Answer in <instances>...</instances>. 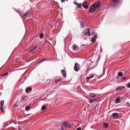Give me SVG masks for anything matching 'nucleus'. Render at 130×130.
Masks as SVG:
<instances>
[{"label": "nucleus", "mask_w": 130, "mask_h": 130, "mask_svg": "<svg viewBox=\"0 0 130 130\" xmlns=\"http://www.w3.org/2000/svg\"><path fill=\"white\" fill-rule=\"evenodd\" d=\"M96 9L95 7L93 5H91L89 9V11L90 12H95Z\"/></svg>", "instance_id": "3"}, {"label": "nucleus", "mask_w": 130, "mask_h": 130, "mask_svg": "<svg viewBox=\"0 0 130 130\" xmlns=\"http://www.w3.org/2000/svg\"><path fill=\"white\" fill-rule=\"evenodd\" d=\"M25 98H22V99H21V100H22V101L21 102L22 103H23V102H24V101H25V100H24L25 99Z\"/></svg>", "instance_id": "36"}, {"label": "nucleus", "mask_w": 130, "mask_h": 130, "mask_svg": "<svg viewBox=\"0 0 130 130\" xmlns=\"http://www.w3.org/2000/svg\"><path fill=\"white\" fill-rule=\"evenodd\" d=\"M87 35L89 36L91 35L90 29L88 28H87L84 31V36H86Z\"/></svg>", "instance_id": "6"}, {"label": "nucleus", "mask_w": 130, "mask_h": 130, "mask_svg": "<svg viewBox=\"0 0 130 130\" xmlns=\"http://www.w3.org/2000/svg\"><path fill=\"white\" fill-rule=\"evenodd\" d=\"M76 5L77 6V7L79 8H80L82 6L81 3L79 4L78 3Z\"/></svg>", "instance_id": "25"}, {"label": "nucleus", "mask_w": 130, "mask_h": 130, "mask_svg": "<svg viewBox=\"0 0 130 130\" xmlns=\"http://www.w3.org/2000/svg\"><path fill=\"white\" fill-rule=\"evenodd\" d=\"M42 96H41V97H40V98H41V97H42Z\"/></svg>", "instance_id": "63"}, {"label": "nucleus", "mask_w": 130, "mask_h": 130, "mask_svg": "<svg viewBox=\"0 0 130 130\" xmlns=\"http://www.w3.org/2000/svg\"><path fill=\"white\" fill-rule=\"evenodd\" d=\"M119 95H118L116 97V98H123L122 97V96H121V97L120 96V95L119 96Z\"/></svg>", "instance_id": "43"}, {"label": "nucleus", "mask_w": 130, "mask_h": 130, "mask_svg": "<svg viewBox=\"0 0 130 130\" xmlns=\"http://www.w3.org/2000/svg\"><path fill=\"white\" fill-rule=\"evenodd\" d=\"M104 126H105V128H106L108 126V125L107 123H104Z\"/></svg>", "instance_id": "33"}, {"label": "nucleus", "mask_w": 130, "mask_h": 130, "mask_svg": "<svg viewBox=\"0 0 130 130\" xmlns=\"http://www.w3.org/2000/svg\"><path fill=\"white\" fill-rule=\"evenodd\" d=\"M82 6L84 9H86V10L87 9V8L89 7V5L88 4L85 5L84 4H82Z\"/></svg>", "instance_id": "14"}, {"label": "nucleus", "mask_w": 130, "mask_h": 130, "mask_svg": "<svg viewBox=\"0 0 130 130\" xmlns=\"http://www.w3.org/2000/svg\"><path fill=\"white\" fill-rule=\"evenodd\" d=\"M89 95L90 96L92 97V98H94L95 97H97L96 95L93 93H91L89 94Z\"/></svg>", "instance_id": "16"}, {"label": "nucleus", "mask_w": 130, "mask_h": 130, "mask_svg": "<svg viewBox=\"0 0 130 130\" xmlns=\"http://www.w3.org/2000/svg\"><path fill=\"white\" fill-rule=\"evenodd\" d=\"M44 60V58H42L41 60H40L38 62V63H41L42 62L45 60Z\"/></svg>", "instance_id": "29"}, {"label": "nucleus", "mask_w": 130, "mask_h": 130, "mask_svg": "<svg viewBox=\"0 0 130 130\" xmlns=\"http://www.w3.org/2000/svg\"><path fill=\"white\" fill-rule=\"evenodd\" d=\"M32 89V88L30 87L27 88L25 89V92L26 93L28 94V93L29 92L31 91Z\"/></svg>", "instance_id": "11"}, {"label": "nucleus", "mask_w": 130, "mask_h": 130, "mask_svg": "<svg viewBox=\"0 0 130 130\" xmlns=\"http://www.w3.org/2000/svg\"><path fill=\"white\" fill-rule=\"evenodd\" d=\"M61 2L62 3L65 2V0H61Z\"/></svg>", "instance_id": "45"}, {"label": "nucleus", "mask_w": 130, "mask_h": 130, "mask_svg": "<svg viewBox=\"0 0 130 130\" xmlns=\"http://www.w3.org/2000/svg\"><path fill=\"white\" fill-rule=\"evenodd\" d=\"M29 13V11H27L25 13H23L22 14L23 17H27V15Z\"/></svg>", "instance_id": "15"}, {"label": "nucleus", "mask_w": 130, "mask_h": 130, "mask_svg": "<svg viewBox=\"0 0 130 130\" xmlns=\"http://www.w3.org/2000/svg\"><path fill=\"white\" fill-rule=\"evenodd\" d=\"M96 66V65H95V66H93V67H91V68H90L89 69V70H89H91V69L94 68H95Z\"/></svg>", "instance_id": "35"}, {"label": "nucleus", "mask_w": 130, "mask_h": 130, "mask_svg": "<svg viewBox=\"0 0 130 130\" xmlns=\"http://www.w3.org/2000/svg\"><path fill=\"white\" fill-rule=\"evenodd\" d=\"M73 3H74V4L76 5H77V4H78V3H77L76 1H74L73 2Z\"/></svg>", "instance_id": "40"}, {"label": "nucleus", "mask_w": 130, "mask_h": 130, "mask_svg": "<svg viewBox=\"0 0 130 130\" xmlns=\"http://www.w3.org/2000/svg\"><path fill=\"white\" fill-rule=\"evenodd\" d=\"M91 98H90L91 99ZM89 102L90 103H92L94 102H99L102 100L101 98H95V99H89Z\"/></svg>", "instance_id": "2"}, {"label": "nucleus", "mask_w": 130, "mask_h": 130, "mask_svg": "<svg viewBox=\"0 0 130 130\" xmlns=\"http://www.w3.org/2000/svg\"><path fill=\"white\" fill-rule=\"evenodd\" d=\"M45 99H41L40 100H45Z\"/></svg>", "instance_id": "55"}, {"label": "nucleus", "mask_w": 130, "mask_h": 130, "mask_svg": "<svg viewBox=\"0 0 130 130\" xmlns=\"http://www.w3.org/2000/svg\"><path fill=\"white\" fill-rule=\"evenodd\" d=\"M76 48V45L75 44H74L73 45V47H72V50L74 51H76V50L75 49Z\"/></svg>", "instance_id": "24"}, {"label": "nucleus", "mask_w": 130, "mask_h": 130, "mask_svg": "<svg viewBox=\"0 0 130 130\" xmlns=\"http://www.w3.org/2000/svg\"><path fill=\"white\" fill-rule=\"evenodd\" d=\"M62 8H61L60 9V10H62Z\"/></svg>", "instance_id": "54"}, {"label": "nucleus", "mask_w": 130, "mask_h": 130, "mask_svg": "<svg viewBox=\"0 0 130 130\" xmlns=\"http://www.w3.org/2000/svg\"><path fill=\"white\" fill-rule=\"evenodd\" d=\"M87 37H85L84 38V39L85 40H86L87 39Z\"/></svg>", "instance_id": "52"}, {"label": "nucleus", "mask_w": 130, "mask_h": 130, "mask_svg": "<svg viewBox=\"0 0 130 130\" xmlns=\"http://www.w3.org/2000/svg\"><path fill=\"white\" fill-rule=\"evenodd\" d=\"M100 50H101V51H100V53H101L102 52V48H101V49Z\"/></svg>", "instance_id": "50"}, {"label": "nucleus", "mask_w": 130, "mask_h": 130, "mask_svg": "<svg viewBox=\"0 0 130 130\" xmlns=\"http://www.w3.org/2000/svg\"><path fill=\"white\" fill-rule=\"evenodd\" d=\"M46 109V106L45 105L42 106L41 108V109L43 110H45Z\"/></svg>", "instance_id": "28"}, {"label": "nucleus", "mask_w": 130, "mask_h": 130, "mask_svg": "<svg viewBox=\"0 0 130 130\" xmlns=\"http://www.w3.org/2000/svg\"><path fill=\"white\" fill-rule=\"evenodd\" d=\"M20 98H23V96H22V97H21Z\"/></svg>", "instance_id": "57"}, {"label": "nucleus", "mask_w": 130, "mask_h": 130, "mask_svg": "<svg viewBox=\"0 0 130 130\" xmlns=\"http://www.w3.org/2000/svg\"><path fill=\"white\" fill-rule=\"evenodd\" d=\"M61 72L63 76L66 77V72L64 70H61Z\"/></svg>", "instance_id": "12"}, {"label": "nucleus", "mask_w": 130, "mask_h": 130, "mask_svg": "<svg viewBox=\"0 0 130 130\" xmlns=\"http://www.w3.org/2000/svg\"><path fill=\"white\" fill-rule=\"evenodd\" d=\"M26 79L25 78L22 77L19 80V82L21 84H22L24 82Z\"/></svg>", "instance_id": "13"}, {"label": "nucleus", "mask_w": 130, "mask_h": 130, "mask_svg": "<svg viewBox=\"0 0 130 130\" xmlns=\"http://www.w3.org/2000/svg\"><path fill=\"white\" fill-rule=\"evenodd\" d=\"M66 127L68 128H70L72 127V126L70 125L69 124V123H68Z\"/></svg>", "instance_id": "30"}, {"label": "nucleus", "mask_w": 130, "mask_h": 130, "mask_svg": "<svg viewBox=\"0 0 130 130\" xmlns=\"http://www.w3.org/2000/svg\"><path fill=\"white\" fill-rule=\"evenodd\" d=\"M120 0H112L111 3L109 4V6L111 7H115L118 5L119 2Z\"/></svg>", "instance_id": "1"}, {"label": "nucleus", "mask_w": 130, "mask_h": 130, "mask_svg": "<svg viewBox=\"0 0 130 130\" xmlns=\"http://www.w3.org/2000/svg\"><path fill=\"white\" fill-rule=\"evenodd\" d=\"M30 109V107L26 106H25V110L27 111H28Z\"/></svg>", "instance_id": "20"}, {"label": "nucleus", "mask_w": 130, "mask_h": 130, "mask_svg": "<svg viewBox=\"0 0 130 130\" xmlns=\"http://www.w3.org/2000/svg\"><path fill=\"white\" fill-rule=\"evenodd\" d=\"M60 130H63L64 128L63 126H60L59 128Z\"/></svg>", "instance_id": "34"}, {"label": "nucleus", "mask_w": 130, "mask_h": 130, "mask_svg": "<svg viewBox=\"0 0 130 130\" xmlns=\"http://www.w3.org/2000/svg\"><path fill=\"white\" fill-rule=\"evenodd\" d=\"M68 0H66V1H68Z\"/></svg>", "instance_id": "61"}, {"label": "nucleus", "mask_w": 130, "mask_h": 130, "mask_svg": "<svg viewBox=\"0 0 130 130\" xmlns=\"http://www.w3.org/2000/svg\"><path fill=\"white\" fill-rule=\"evenodd\" d=\"M90 79V78L89 76V77H86V80H89Z\"/></svg>", "instance_id": "41"}, {"label": "nucleus", "mask_w": 130, "mask_h": 130, "mask_svg": "<svg viewBox=\"0 0 130 130\" xmlns=\"http://www.w3.org/2000/svg\"><path fill=\"white\" fill-rule=\"evenodd\" d=\"M79 65L78 64V63L77 62L75 63L74 67V69L75 71L78 72L79 71L80 69L79 68Z\"/></svg>", "instance_id": "4"}, {"label": "nucleus", "mask_w": 130, "mask_h": 130, "mask_svg": "<svg viewBox=\"0 0 130 130\" xmlns=\"http://www.w3.org/2000/svg\"><path fill=\"white\" fill-rule=\"evenodd\" d=\"M12 8V9L14 10V11H15L16 10H17L15 8L14 9V8Z\"/></svg>", "instance_id": "51"}, {"label": "nucleus", "mask_w": 130, "mask_h": 130, "mask_svg": "<svg viewBox=\"0 0 130 130\" xmlns=\"http://www.w3.org/2000/svg\"><path fill=\"white\" fill-rule=\"evenodd\" d=\"M123 75V73L122 72H119L118 74V75L120 77H121Z\"/></svg>", "instance_id": "22"}, {"label": "nucleus", "mask_w": 130, "mask_h": 130, "mask_svg": "<svg viewBox=\"0 0 130 130\" xmlns=\"http://www.w3.org/2000/svg\"><path fill=\"white\" fill-rule=\"evenodd\" d=\"M68 123L67 122H63L62 123V125L65 127H66Z\"/></svg>", "instance_id": "21"}, {"label": "nucleus", "mask_w": 130, "mask_h": 130, "mask_svg": "<svg viewBox=\"0 0 130 130\" xmlns=\"http://www.w3.org/2000/svg\"><path fill=\"white\" fill-rule=\"evenodd\" d=\"M19 103V101L17 100V101H16V102H15V104H17V103Z\"/></svg>", "instance_id": "48"}, {"label": "nucleus", "mask_w": 130, "mask_h": 130, "mask_svg": "<svg viewBox=\"0 0 130 130\" xmlns=\"http://www.w3.org/2000/svg\"><path fill=\"white\" fill-rule=\"evenodd\" d=\"M119 76L118 75L116 77V78L117 79H118L119 78Z\"/></svg>", "instance_id": "47"}, {"label": "nucleus", "mask_w": 130, "mask_h": 130, "mask_svg": "<svg viewBox=\"0 0 130 130\" xmlns=\"http://www.w3.org/2000/svg\"><path fill=\"white\" fill-rule=\"evenodd\" d=\"M122 99L121 98H116L114 101V103L115 104L120 103L121 102Z\"/></svg>", "instance_id": "7"}, {"label": "nucleus", "mask_w": 130, "mask_h": 130, "mask_svg": "<svg viewBox=\"0 0 130 130\" xmlns=\"http://www.w3.org/2000/svg\"><path fill=\"white\" fill-rule=\"evenodd\" d=\"M94 77V76L93 75H90V76H89L90 78V79L91 78H93Z\"/></svg>", "instance_id": "42"}, {"label": "nucleus", "mask_w": 130, "mask_h": 130, "mask_svg": "<svg viewBox=\"0 0 130 130\" xmlns=\"http://www.w3.org/2000/svg\"><path fill=\"white\" fill-rule=\"evenodd\" d=\"M100 55H99V58H98V60H97V61H96V66L97 65V63H98V61L100 59Z\"/></svg>", "instance_id": "31"}, {"label": "nucleus", "mask_w": 130, "mask_h": 130, "mask_svg": "<svg viewBox=\"0 0 130 130\" xmlns=\"http://www.w3.org/2000/svg\"><path fill=\"white\" fill-rule=\"evenodd\" d=\"M126 86L127 88H130V81L126 84Z\"/></svg>", "instance_id": "27"}, {"label": "nucleus", "mask_w": 130, "mask_h": 130, "mask_svg": "<svg viewBox=\"0 0 130 130\" xmlns=\"http://www.w3.org/2000/svg\"><path fill=\"white\" fill-rule=\"evenodd\" d=\"M44 37V34L43 33H41L39 35V38L41 39H42Z\"/></svg>", "instance_id": "18"}, {"label": "nucleus", "mask_w": 130, "mask_h": 130, "mask_svg": "<svg viewBox=\"0 0 130 130\" xmlns=\"http://www.w3.org/2000/svg\"><path fill=\"white\" fill-rule=\"evenodd\" d=\"M112 118L114 119H117L119 117V115L117 113H112Z\"/></svg>", "instance_id": "9"}, {"label": "nucleus", "mask_w": 130, "mask_h": 130, "mask_svg": "<svg viewBox=\"0 0 130 130\" xmlns=\"http://www.w3.org/2000/svg\"><path fill=\"white\" fill-rule=\"evenodd\" d=\"M1 93H2V92H1V93H0V95H1Z\"/></svg>", "instance_id": "56"}, {"label": "nucleus", "mask_w": 130, "mask_h": 130, "mask_svg": "<svg viewBox=\"0 0 130 130\" xmlns=\"http://www.w3.org/2000/svg\"><path fill=\"white\" fill-rule=\"evenodd\" d=\"M62 80V79H55L54 82L56 83L57 82H60Z\"/></svg>", "instance_id": "23"}, {"label": "nucleus", "mask_w": 130, "mask_h": 130, "mask_svg": "<svg viewBox=\"0 0 130 130\" xmlns=\"http://www.w3.org/2000/svg\"><path fill=\"white\" fill-rule=\"evenodd\" d=\"M86 75V74H84V75Z\"/></svg>", "instance_id": "59"}, {"label": "nucleus", "mask_w": 130, "mask_h": 130, "mask_svg": "<svg viewBox=\"0 0 130 130\" xmlns=\"http://www.w3.org/2000/svg\"><path fill=\"white\" fill-rule=\"evenodd\" d=\"M80 25L82 28H84L85 25L84 22H80Z\"/></svg>", "instance_id": "17"}, {"label": "nucleus", "mask_w": 130, "mask_h": 130, "mask_svg": "<svg viewBox=\"0 0 130 130\" xmlns=\"http://www.w3.org/2000/svg\"><path fill=\"white\" fill-rule=\"evenodd\" d=\"M3 106H1V107L0 108V110L2 111H3Z\"/></svg>", "instance_id": "39"}, {"label": "nucleus", "mask_w": 130, "mask_h": 130, "mask_svg": "<svg viewBox=\"0 0 130 130\" xmlns=\"http://www.w3.org/2000/svg\"><path fill=\"white\" fill-rule=\"evenodd\" d=\"M102 97H99V98H102Z\"/></svg>", "instance_id": "60"}, {"label": "nucleus", "mask_w": 130, "mask_h": 130, "mask_svg": "<svg viewBox=\"0 0 130 130\" xmlns=\"http://www.w3.org/2000/svg\"><path fill=\"white\" fill-rule=\"evenodd\" d=\"M37 46H35L34 47H32L29 50V52H30L34 51L37 47Z\"/></svg>", "instance_id": "19"}, {"label": "nucleus", "mask_w": 130, "mask_h": 130, "mask_svg": "<svg viewBox=\"0 0 130 130\" xmlns=\"http://www.w3.org/2000/svg\"><path fill=\"white\" fill-rule=\"evenodd\" d=\"M83 4H84L85 5L88 4L86 0L84 1Z\"/></svg>", "instance_id": "32"}, {"label": "nucleus", "mask_w": 130, "mask_h": 130, "mask_svg": "<svg viewBox=\"0 0 130 130\" xmlns=\"http://www.w3.org/2000/svg\"><path fill=\"white\" fill-rule=\"evenodd\" d=\"M101 4V3L100 2L98 1L94 2L92 5L95 7V8L97 9L99 7Z\"/></svg>", "instance_id": "5"}, {"label": "nucleus", "mask_w": 130, "mask_h": 130, "mask_svg": "<svg viewBox=\"0 0 130 130\" xmlns=\"http://www.w3.org/2000/svg\"><path fill=\"white\" fill-rule=\"evenodd\" d=\"M43 98H45V96H43Z\"/></svg>", "instance_id": "58"}, {"label": "nucleus", "mask_w": 130, "mask_h": 130, "mask_svg": "<svg viewBox=\"0 0 130 130\" xmlns=\"http://www.w3.org/2000/svg\"><path fill=\"white\" fill-rule=\"evenodd\" d=\"M8 74V72H7L4 74H2L1 75V76L2 77H4L5 76L7 75Z\"/></svg>", "instance_id": "26"}, {"label": "nucleus", "mask_w": 130, "mask_h": 130, "mask_svg": "<svg viewBox=\"0 0 130 130\" xmlns=\"http://www.w3.org/2000/svg\"><path fill=\"white\" fill-rule=\"evenodd\" d=\"M122 79L123 80H125L126 79V77H123L122 78Z\"/></svg>", "instance_id": "46"}, {"label": "nucleus", "mask_w": 130, "mask_h": 130, "mask_svg": "<svg viewBox=\"0 0 130 130\" xmlns=\"http://www.w3.org/2000/svg\"><path fill=\"white\" fill-rule=\"evenodd\" d=\"M22 78H25L26 79V77L25 76H24L23 77H22Z\"/></svg>", "instance_id": "53"}, {"label": "nucleus", "mask_w": 130, "mask_h": 130, "mask_svg": "<svg viewBox=\"0 0 130 130\" xmlns=\"http://www.w3.org/2000/svg\"><path fill=\"white\" fill-rule=\"evenodd\" d=\"M16 106H17V107L18 106V105L16 104L15 103L13 105V107H14Z\"/></svg>", "instance_id": "38"}, {"label": "nucleus", "mask_w": 130, "mask_h": 130, "mask_svg": "<svg viewBox=\"0 0 130 130\" xmlns=\"http://www.w3.org/2000/svg\"><path fill=\"white\" fill-rule=\"evenodd\" d=\"M97 45H96V46Z\"/></svg>", "instance_id": "62"}, {"label": "nucleus", "mask_w": 130, "mask_h": 130, "mask_svg": "<svg viewBox=\"0 0 130 130\" xmlns=\"http://www.w3.org/2000/svg\"><path fill=\"white\" fill-rule=\"evenodd\" d=\"M76 130H81V128L78 127V128Z\"/></svg>", "instance_id": "44"}, {"label": "nucleus", "mask_w": 130, "mask_h": 130, "mask_svg": "<svg viewBox=\"0 0 130 130\" xmlns=\"http://www.w3.org/2000/svg\"><path fill=\"white\" fill-rule=\"evenodd\" d=\"M125 88V87L124 86H120L118 87L116 89V90L117 91L122 90L124 89Z\"/></svg>", "instance_id": "10"}, {"label": "nucleus", "mask_w": 130, "mask_h": 130, "mask_svg": "<svg viewBox=\"0 0 130 130\" xmlns=\"http://www.w3.org/2000/svg\"><path fill=\"white\" fill-rule=\"evenodd\" d=\"M4 103V101L3 100L2 101L1 103V106H3V105Z\"/></svg>", "instance_id": "37"}, {"label": "nucleus", "mask_w": 130, "mask_h": 130, "mask_svg": "<svg viewBox=\"0 0 130 130\" xmlns=\"http://www.w3.org/2000/svg\"><path fill=\"white\" fill-rule=\"evenodd\" d=\"M97 38L96 35H94L93 37L91 38V41L92 42H95L96 41V39Z\"/></svg>", "instance_id": "8"}, {"label": "nucleus", "mask_w": 130, "mask_h": 130, "mask_svg": "<svg viewBox=\"0 0 130 130\" xmlns=\"http://www.w3.org/2000/svg\"><path fill=\"white\" fill-rule=\"evenodd\" d=\"M89 82V80H87L86 79V83H88Z\"/></svg>", "instance_id": "49"}]
</instances>
